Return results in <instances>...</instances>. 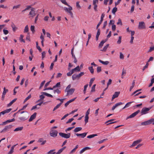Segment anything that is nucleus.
<instances>
[{"instance_id": "23", "label": "nucleus", "mask_w": 154, "mask_h": 154, "mask_svg": "<svg viewBox=\"0 0 154 154\" xmlns=\"http://www.w3.org/2000/svg\"><path fill=\"white\" fill-rule=\"evenodd\" d=\"M72 70L73 71V72H76L79 71L80 70V69L79 66H78L77 67H76L75 68H74V69H72Z\"/></svg>"}, {"instance_id": "2", "label": "nucleus", "mask_w": 154, "mask_h": 154, "mask_svg": "<svg viewBox=\"0 0 154 154\" xmlns=\"http://www.w3.org/2000/svg\"><path fill=\"white\" fill-rule=\"evenodd\" d=\"M35 15L36 13L35 11V9L33 8H31L30 11L28 14L29 18H32L35 16Z\"/></svg>"}, {"instance_id": "41", "label": "nucleus", "mask_w": 154, "mask_h": 154, "mask_svg": "<svg viewBox=\"0 0 154 154\" xmlns=\"http://www.w3.org/2000/svg\"><path fill=\"white\" fill-rule=\"evenodd\" d=\"M66 148V147H64L60 149L57 152L58 154H60Z\"/></svg>"}, {"instance_id": "43", "label": "nucleus", "mask_w": 154, "mask_h": 154, "mask_svg": "<svg viewBox=\"0 0 154 154\" xmlns=\"http://www.w3.org/2000/svg\"><path fill=\"white\" fill-rule=\"evenodd\" d=\"M85 122L86 124L88 122L89 117L88 116L85 115Z\"/></svg>"}, {"instance_id": "1", "label": "nucleus", "mask_w": 154, "mask_h": 154, "mask_svg": "<svg viewBox=\"0 0 154 154\" xmlns=\"http://www.w3.org/2000/svg\"><path fill=\"white\" fill-rule=\"evenodd\" d=\"M71 85L70 84L66 88L65 92H67V95H70L72 94L75 91V89L74 88H71Z\"/></svg>"}, {"instance_id": "11", "label": "nucleus", "mask_w": 154, "mask_h": 154, "mask_svg": "<svg viewBox=\"0 0 154 154\" xmlns=\"http://www.w3.org/2000/svg\"><path fill=\"white\" fill-rule=\"evenodd\" d=\"M14 121L15 119L14 118L12 119L8 120L5 121V122H2V123L0 124V125H4L9 123L14 122Z\"/></svg>"}, {"instance_id": "32", "label": "nucleus", "mask_w": 154, "mask_h": 154, "mask_svg": "<svg viewBox=\"0 0 154 154\" xmlns=\"http://www.w3.org/2000/svg\"><path fill=\"white\" fill-rule=\"evenodd\" d=\"M109 46V44L106 45V46H105L103 48V49L101 50L100 51H101L105 52L106 51L107 48Z\"/></svg>"}, {"instance_id": "36", "label": "nucleus", "mask_w": 154, "mask_h": 154, "mask_svg": "<svg viewBox=\"0 0 154 154\" xmlns=\"http://www.w3.org/2000/svg\"><path fill=\"white\" fill-rule=\"evenodd\" d=\"M61 106V103H59L57 104L54 108L53 111H54L56 110L59 108Z\"/></svg>"}, {"instance_id": "9", "label": "nucleus", "mask_w": 154, "mask_h": 154, "mask_svg": "<svg viewBox=\"0 0 154 154\" xmlns=\"http://www.w3.org/2000/svg\"><path fill=\"white\" fill-rule=\"evenodd\" d=\"M12 126L11 125H9L6 126L1 131V133L5 132L8 131V130L11 128Z\"/></svg>"}, {"instance_id": "52", "label": "nucleus", "mask_w": 154, "mask_h": 154, "mask_svg": "<svg viewBox=\"0 0 154 154\" xmlns=\"http://www.w3.org/2000/svg\"><path fill=\"white\" fill-rule=\"evenodd\" d=\"M8 91V90L7 89H6L5 87L4 88V91L2 92L3 94L5 95L7 92Z\"/></svg>"}, {"instance_id": "47", "label": "nucleus", "mask_w": 154, "mask_h": 154, "mask_svg": "<svg viewBox=\"0 0 154 154\" xmlns=\"http://www.w3.org/2000/svg\"><path fill=\"white\" fill-rule=\"evenodd\" d=\"M74 73V72H73V71L71 70L69 72H68L67 73V75L68 76H71L72 74Z\"/></svg>"}, {"instance_id": "33", "label": "nucleus", "mask_w": 154, "mask_h": 154, "mask_svg": "<svg viewBox=\"0 0 154 154\" xmlns=\"http://www.w3.org/2000/svg\"><path fill=\"white\" fill-rule=\"evenodd\" d=\"M95 78H93L91 79L89 84V86L90 87H91V86L94 81L95 80Z\"/></svg>"}, {"instance_id": "56", "label": "nucleus", "mask_w": 154, "mask_h": 154, "mask_svg": "<svg viewBox=\"0 0 154 154\" xmlns=\"http://www.w3.org/2000/svg\"><path fill=\"white\" fill-rule=\"evenodd\" d=\"M26 40L29 41V42H30V38L29 33H28L27 34V35L26 37Z\"/></svg>"}, {"instance_id": "21", "label": "nucleus", "mask_w": 154, "mask_h": 154, "mask_svg": "<svg viewBox=\"0 0 154 154\" xmlns=\"http://www.w3.org/2000/svg\"><path fill=\"white\" fill-rule=\"evenodd\" d=\"M27 118L26 116H21L18 118V119L20 120V121H24L26 120Z\"/></svg>"}, {"instance_id": "8", "label": "nucleus", "mask_w": 154, "mask_h": 154, "mask_svg": "<svg viewBox=\"0 0 154 154\" xmlns=\"http://www.w3.org/2000/svg\"><path fill=\"white\" fill-rule=\"evenodd\" d=\"M58 132L56 130H54L53 129H51L50 132V136L53 137H56L57 135Z\"/></svg>"}, {"instance_id": "35", "label": "nucleus", "mask_w": 154, "mask_h": 154, "mask_svg": "<svg viewBox=\"0 0 154 154\" xmlns=\"http://www.w3.org/2000/svg\"><path fill=\"white\" fill-rule=\"evenodd\" d=\"M23 37L24 36L23 35H20L19 38V40L20 42L25 43V41L23 39Z\"/></svg>"}, {"instance_id": "45", "label": "nucleus", "mask_w": 154, "mask_h": 154, "mask_svg": "<svg viewBox=\"0 0 154 154\" xmlns=\"http://www.w3.org/2000/svg\"><path fill=\"white\" fill-rule=\"evenodd\" d=\"M28 104L26 105H25L23 107L20 109H19L18 111L17 112V113H18L21 110H24L27 106Z\"/></svg>"}, {"instance_id": "63", "label": "nucleus", "mask_w": 154, "mask_h": 154, "mask_svg": "<svg viewBox=\"0 0 154 154\" xmlns=\"http://www.w3.org/2000/svg\"><path fill=\"white\" fill-rule=\"evenodd\" d=\"M112 29L113 31H114L116 30V26L115 24L112 25Z\"/></svg>"}, {"instance_id": "44", "label": "nucleus", "mask_w": 154, "mask_h": 154, "mask_svg": "<svg viewBox=\"0 0 154 154\" xmlns=\"http://www.w3.org/2000/svg\"><path fill=\"white\" fill-rule=\"evenodd\" d=\"M60 1L61 2L67 6H69V5L67 3L65 0H60Z\"/></svg>"}, {"instance_id": "58", "label": "nucleus", "mask_w": 154, "mask_h": 154, "mask_svg": "<svg viewBox=\"0 0 154 154\" xmlns=\"http://www.w3.org/2000/svg\"><path fill=\"white\" fill-rule=\"evenodd\" d=\"M42 60H43L44 58L45 57V54H46V53H45V51H43L42 53Z\"/></svg>"}, {"instance_id": "22", "label": "nucleus", "mask_w": 154, "mask_h": 154, "mask_svg": "<svg viewBox=\"0 0 154 154\" xmlns=\"http://www.w3.org/2000/svg\"><path fill=\"white\" fill-rule=\"evenodd\" d=\"M16 145H14L11 147V150L9 151V152H8V154H11L14 151V148L15 146Z\"/></svg>"}, {"instance_id": "14", "label": "nucleus", "mask_w": 154, "mask_h": 154, "mask_svg": "<svg viewBox=\"0 0 154 154\" xmlns=\"http://www.w3.org/2000/svg\"><path fill=\"white\" fill-rule=\"evenodd\" d=\"M141 141V140H136L135 141H134L132 144L130 146V147H133L136 145H137V144L140 143Z\"/></svg>"}, {"instance_id": "5", "label": "nucleus", "mask_w": 154, "mask_h": 154, "mask_svg": "<svg viewBox=\"0 0 154 154\" xmlns=\"http://www.w3.org/2000/svg\"><path fill=\"white\" fill-rule=\"evenodd\" d=\"M151 109V107L147 108L144 107L141 110V115H145L148 112V111Z\"/></svg>"}, {"instance_id": "48", "label": "nucleus", "mask_w": 154, "mask_h": 154, "mask_svg": "<svg viewBox=\"0 0 154 154\" xmlns=\"http://www.w3.org/2000/svg\"><path fill=\"white\" fill-rule=\"evenodd\" d=\"M88 84H86L84 86V91H83L84 94H85L86 93V89L88 87Z\"/></svg>"}, {"instance_id": "16", "label": "nucleus", "mask_w": 154, "mask_h": 154, "mask_svg": "<svg viewBox=\"0 0 154 154\" xmlns=\"http://www.w3.org/2000/svg\"><path fill=\"white\" fill-rule=\"evenodd\" d=\"M87 134V133H84L82 134H75V135L77 136H81L82 138H84L85 137Z\"/></svg>"}, {"instance_id": "13", "label": "nucleus", "mask_w": 154, "mask_h": 154, "mask_svg": "<svg viewBox=\"0 0 154 154\" xmlns=\"http://www.w3.org/2000/svg\"><path fill=\"white\" fill-rule=\"evenodd\" d=\"M105 16V14H104V13H103L101 16L100 18V21L99 22V23L97 24V29H98V27H99V26H100V25L102 23V22L103 21V18Z\"/></svg>"}, {"instance_id": "39", "label": "nucleus", "mask_w": 154, "mask_h": 154, "mask_svg": "<svg viewBox=\"0 0 154 154\" xmlns=\"http://www.w3.org/2000/svg\"><path fill=\"white\" fill-rule=\"evenodd\" d=\"M88 69L91 74H93L94 72V70L92 66L89 67Z\"/></svg>"}, {"instance_id": "26", "label": "nucleus", "mask_w": 154, "mask_h": 154, "mask_svg": "<svg viewBox=\"0 0 154 154\" xmlns=\"http://www.w3.org/2000/svg\"><path fill=\"white\" fill-rule=\"evenodd\" d=\"M11 26L14 32H15L17 29V28L16 27L15 25L13 23H12L11 24Z\"/></svg>"}, {"instance_id": "38", "label": "nucleus", "mask_w": 154, "mask_h": 154, "mask_svg": "<svg viewBox=\"0 0 154 154\" xmlns=\"http://www.w3.org/2000/svg\"><path fill=\"white\" fill-rule=\"evenodd\" d=\"M29 31V28L28 25H26L24 28V32H28Z\"/></svg>"}, {"instance_id": "6", "label": "nucleus", "mask_w": 154, "mask_h": 154, "mask_svg": "<svg viewBox=\"0 0 154 154\" xmlns=\"http://www.w3.org/2000/svg\"><path fill=\"white\" fill-rule=\"evenodd\" d=\"M84 74V72H81L78 75L73 74L72 76V78L73 80L76 79H79L81 76Z\"/></svg>"}, {"instance_id": "29", "label": "nucleus", "mask_w": 154, "mask_h": 154, "mask_svg": "<svg viewBox=\"0 0 154 154\" xmlns=\"http://www.w3.org/2000/svg\"><path fill=\"white\" fill-rule=\"evenodd\" d=\"M12 110L10 108L8 109H7L6 110L2 111L4 115L6 113H8L9 112Z\"/></svg>"}, {"instance_id": "53", "label": "nucleus", "mask_w": 154, "mask_h": 154, "mask_svg": "<svg viewBox=\"0 0 154 154\" xmlns=\"http://www.w3.org/2000/svg\"><path fill=\"white\" fill-rule=\"evenodd\" d=\"M60 82L57 83L53 87V88H54L56 87H60Z\"/></svg>"}, {"instance_id": "3", "label": "nucleus", "mask_w": 154, "mask_h": 154, "mask_svg": "<svg viewBox=\"0 0 154 154\" xmlns=\"http://www.w3.org/2000/svg\"><path fill=\"white\" fill-rule=\"evenodd\" d=\"M68 6L69 8L65 7L64 8V9L66 12L69 13L72 17H73V13L71 11L72 10V7L69 5Z\"/></svg>"}, {"instance_id": "61", "label": "nucleus", "mask_w": 154, "mask_h": 154, "mask_svg": "<svg viewBox=\"0 0 154 154\" xmlns=\"http://www.w3.org/2000/svg\"><path fill=\"white\" fill-rule=\"evenodd\" d=\"M3 32L5 35H7L8 33V31L7 29H4L3 30Z\"/></svg>"}, {"instance_id": "55", "label": "nucleus", "mask_w": 154, "mask_h": 154, "mask_svg": "<svg viewBox=\"0 0 154 154\" xmlns=\"http://www.w3.org/2000/svg\"><path fill=\"white\" fill-rule=\"evenodd\" d=\"M119 57L121 59H124V56L122 52H120Z\"/></svg>"}, {"instance_id": "28", "label": "nucleus", "mask_w": 154, "mask_h": 154, "mask_svg": "<svg viewBox=\"0 0 154 154\" xmlns=\"http://www.w3.org/2000/svg\"><path fill=\"white\" fill-rule=\"evenodd\" d=\"M17 99L15 98L12 100L9 103L7 104V106L8 107L11 106L13 104V103Z\"/></svg>"}, {"instance_id": "27", "label": "nucleus", "mask_w": 154, "mask_h": 154, "mask_svg": "<svg viewBox=\"0 0 154 154\" xmlns=\"http://www.w3.org/2000/svg\"><path fill=\"white\" fill-rule=\"evenodd\" d=\"M99 61L100 63H102V64H103V65H107L109 63V61H103L101 60H99Z\"/></svg>"}, {"instance_id": "30", "label": "nucleus", "mask_w": 154, "mask_h": 154, "mask_svg": "<svg viewBox=\"0 0 154 154\" xmlns=\"http://www.w3.org/2000/svg\"><path fill=\"white\" fill-rule=\"evenodd\" d=\"M82 130V128L80 127L76 128L74 130V131L75 132H77L81 131Z\"/></svg>"}, {"instance_id": "37", "label": "nucleus", "mask_w": 154, "mask_h": 154, "mask_svg": "<svg viewBox=\"0 0 154 154\" xmlns=\"http://www.w3.org/2000/svg\"><path fill=\"white\" fill-rule=\"evenodd\" d=\"M97 136V134H92L88 136L87 137V138H91L94 137L95 136Z\"/></svg>"}, {"instance_id": "17", "label": "nucleus", "mask_w": 154, "mask_h": 154, "mask_svg": "<svg viewBox=\"0 0 154 154\" xmlns=\"http://www.w3.org/2000/svg\"><path fill=\"white\" fill-rule=\"evenodd\" d=\"M120 92H116L112 96V100H113L116 98L118 97L119 94Z\"/></svg>"}, {"instance_id": "10", "label": "nucleus", "mask_w": 154, "mask_h": 154, "mask_svg": "<svg viewBox=\"0 0 154 154\" xmlns=\"http://www.w3.org/2000/svg\"><path fill=\"white\" fill-rule=\"evenodd\" d=\"M140 112V110H138L137 111L134 112L132 114L130 115L129 116H128L127 118L126 119L130 118H132L134 117L136 115H137L139 112Z\"/></svg>"}, {"instance_id": "12", "label": "nucleus", "mask_w": 154, "mask_h": 154, "mask_svg": "<svg viewBox=\"0 0 154 154\" xmlns=\"http://www.w3.org/2000/svg\"><path fill=\"white\" fill-rule=\"evenodd\" d=\"M145 28V24L143 22H139L138 28L139 29H144Z\"/></svg>"}, {"instance_id": "51", "label": "nucleus", "mask_w": 154, "mask_h": 154, "mask_svg": "<svg viewBox=\"0 0 154 154\" xmlns=\"http://www.w3.org/2000/svg\"><path fill=\"white\" fill-rule=\"evenodd\" d=\"M31 97V94H30L27 97L26 99H25L24 101V103H25Z\"/></svg>"}, {"instance_id": "50", "label": "nucleus", "mask_w": 154, "mask_h": 154, "mask_svg": "<svg viewBox=\"0 0 154 154\" xmlns=\"http://www.w3.org/2000/svg\"><path fill=\"white\" fill-rule=\"evenodd\" d=\"M96 85V84H94V85H93V86L91 88V92H93L95 91V87Z\"/></svg>"}, {"instance_id": "62", "label": "nucleus", "mask_w": 154, "mask_h": 154, "mask_svg": "<svg viewBox=\"0 0 154 154\" xmlns=\"http://www.w3.org/2000/svg\"><path fill=\"white\" fill-rule=\"evenodd\" d=\"M115 23V21L114 20H111L110 21V22L109 23V25L112 24L114 25V23Z\"/></svg>"}, {"instance_id": "57", "label": "nucleus", "mask_w": 154, "mask_h": 154, "mask_svg": "<svg viewBox=\"0 0 154 154\" xmlns=\"http://www.w3.org/2000/svg\"><path fill=\"white\" fill-rule=\"evenodd\" d=\"M35 27L34 26L32 25L31 26L30 29L31 31L33 33L35 32Z\"/></svg>"}, {"instance_id": "54", "label": "nucleus", "mask_w": 154, "mask_h": 154, "mask_svg": "<svg viewBox=\"0 0 154 154\" xmlns=\"http://www.w3.org/2000/svg\"><path fill=\"white\" fill-rule=\"evenodd\" d=\"M117 25L120 24L121 25H122V20L121 19H119L118 22H117Z\"/></svg>"}, {"instance_id": "25", "label": "nucleus", "mask_w": 154, "mask_h": 154, "mask_svg": "<svg viewBox=\"0 0 154 154\" xmlns=\"http://www.w3.org/2000/svg\"><path fill=\"white\" fill-rule=\"evenodd\" d=\"M23 127H17V128H16L14 130V131L17 132L18 131H20L23 130Z\"/></svg>"}, {"instance_id": "34", "label": "nucleus", "mask_w": 154, "mask_h": 154, "mask_svg": "<svg viewBox=\"0 0 154 154\" xmlns=\"http://www.w3.org/2000/svg\"><path fill=\"white\" fill-rule=\"evenodd\" d=\"M42 94H43V95H45L47 97H53V96L52 95H51V94H49L48 93H46V92H42Z\"/></svg>"}, {"instance_id": "24", "label": "nucleus", "mask_w": 154, "mask_h": 154, "mask_svg": "<svg viewBox=\"0 0 154 154\" xmlns=\"http://www.w3.org/2000/svg\"><path fill=\"white\" fill-rule=\"evenodd\" d=\"M100 34V30L99 29H98L97 35L96 36V40L97 41L98 39L99 36Z\"/></svg>"}, {"instance_id": "15", "label": "nucleus", "mask_w": 154, "mask_h": 154, "mask_svg": "<svg viewBox=\"0 0 154 154\" xmlns=\"http://www.w3.org/2000/svg\"><path fill=\"white\" fill-rule=\"evenodd\" d=\"M37 113L36 112H34L33 115L31 116L29 119V121L30 122L32 121L33 120L35 119Z\"/></svg>"}, {"instance_id": "18", "label": "nucleus", "mask_w": 154, "mask_h": 154, "mask_svg": "<svg viewBox=\"0 0 154 154\" xmlns=\"http://www.w3.org/2000/svg\"><path fill=\"white\" fill-rule=\"evenodd\" d=\"M123 103L121 102H119L115 104L114 106H113L112 108V110H113L114 109L118 106H119L121 105Z\"/></svg>"}, {"instance_id": "40", "label": "nucleus", "mask_w": 154, "mask_h": 154, "mask_svg": "<svg viewBox=\"0 0 154 154\" xmlns=\"http://www.w3.org/2000/svg\"><path fill=\"white\" fill-rule=\"evenodd\" d=\"M117 8L116 7H114V8L112 11V13L114 14H115L116 12L117 11Z\"/></svg>"}, {"instance_id": "60", "label": "nucleus", "mask_w": 154, "mask_h": 154, "mask_svg": "<svg viewBox=\"0 0 154 154\" xmlns=\"http://www.w3.org/2000/svg\"><path fill=\"white\" fill-rule=\"evenodd\" d=\"M133 102H130L128 103L125 105L126 106V107H129L130 106L131 104Z\"/></svg>"}, {"instance_id": "42", "label": "nucleus", "mask_w": 154, "mask_h": 154, "mask_svg": "<svg viewBox=\"0 0 154 154\" xmlns=\"http://www.w3.org/2000/svg\"><path fill=\"white\" fill-rule=\"evenodd\" d=\"M135 81L134 80L132 82V85L131 86L130 88V91H131V90L133 89V88H134V86L135 85Z\"/></svg>"}, {"instance_id": "4", "label": "nucleus", "mask_w": 154, "mask_h": 154, "mask_svg": "<svg viewBox=\"0 0 154 154\" xmlns=\"http://www.w3.org/2000/svg\"><path fill=\"white\" fill-rule=\"evenodd\" d=\"M154 121V119L152 118L147 121L142 122L141 124V125L145 126L150 125Z\"/></svg>"}, {"instance_id": "20", "label": "nucleus", "mask_w": 154, "mask_h": 154, "mask_svg": "<svg viewBox=\"0 0 154 154\" xmlns=\"http://www.w3.org/2000/svg\"><path fill=\"white\" fill-rule=\"evenodd\" d=\"M38 142L39 143H42L41 145H43L45 143L46 140H43V139L42 138H40L38 140Z\"/></svg>"}, {"instance_id": "49", "label": "nucleus", "mask_w": 154, "mask_h": 154, "mask_svg": "<svg viewBox=\"0 0 154 154\" xmlns=\"http://www.w3.org/2000/svg\"><path fill=\"white\" fill-rule=\"evenodd\" d=\"M122 41V37L121 36H120L119 37V39L118 41H117V44H120Z\"/></svg>"}, {"instance_id": "64", "label": "nucleus", "mask_w": 154, "mask_h": 154, "mask_svg": "<svg viewBox=\"0 0 154 154\" xmlns=\"http://www.w3.org/2000/svg\"><path fill=\"white\" fill-rule=\"evenodd\" d=\"M20 6V5H17L14 6L13 7V9H17L19 8Z\"/></svg>"}, {"instance_id": "31", "label": "nucleus", "mask_w": 154, "mask_h": 154, "mask_svg": "<svg viewBox=\"0 0 154 154\" xmlns=\"http://www.w3.org/2000/svg\"><path fill=\"white\" fill-rule=\"evenodd\" d=\"M106 41V40H102L100 42V44L99 45V48H101L103 45V44Z\"/></svg>"}, {"instance_id": "19", "label": "nucleus", "mask_w": 154, "mask_h": 154, "mask_svg": "<svg viewBox=\"0 0 154 154\" xmlns=\"http://www.w3.org/2000/svg\"><path fill=\"white\" fill-rule=\"evenodd\" d=\"M76 98V97H75L68 101L66 103H65V107H66L70 103L74 101Z\"/></svg>"}, {"instance_id": "7", "label": "nucleus", "mask_w": 154, "mask_h": 154, "mask_svg": "<svg viewBox=\"0 0 154 154\" xmlns=\"http://www.w3.org/2000/svg\"><path fill=\"white\" fill-rule=\"evenodd\" d=\"M59 134L60 136L66 139L69 138L70 137L71 135L70 133L66 134L62 132H60Z\"/></svg>"}, {"instance_id": "46", "label": "nucleus", "mask_w": 154, "mask_h": 154, "mask_svg": "<svg viewBox=\"0 0 154 154\" xmlns=\"http://www.w3.org/2000/svg\"><path fill=\"white\" fill-rule=\"evenodd\" d=\"M54 151H55V149L51 150L48 152V154H54L55 153V152H53Z\"/></svg>"}, {"instance_id": "59", "label": "nucleus", "mask_w": 154, "mask_h": 154, "mask_svg": "<svg viewBox=\"0 0 154 154\" xmlns=\"http://www.w3.org/2000/svg\"><path fill=\"white\" fill-rule=\"evenodd\" d=\"M54 93H57L59 94L60 93V91L59 90V89H57L56 90H54Z\"/></svg>"}]
</instances>
